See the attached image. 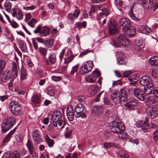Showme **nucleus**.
<instances>
[{
    "instance_id": "1",
    "label": "nucleus",
    "mask_w": 158,
    "mask_h": 158,
    "mask_svg": "<svg viewBox=\"0 0 158 158\" xmlns=\"http://www.w3.org/2000/svg\"><path fill=\"white\" fill-rule=\"evenodd\" d=\"M120 25L122 27V30L124 33L130 37H132L135 34L134 29L131 28L130 21L128 19L123 18L120 22Z\"/></svg>"
},
{
    "instance_id": "2",
    "label": "nucleus",
    "mask_w": 158,
    "mask_h": 158,
    "mask_svg": "<svg viewBox=\"0 0 158 158\" xmlns=\"http://www.w3.org/2000/svg\"><path fill=\"white\" fill-rule=\"evenodd\" d=\"M113 42L114 46L117 48L121 47V45L130 46L131 44L127 37L122 33L117 34L116 38L113 39Z\"/></svg>"
},
{
    "instance_id": "3",
    "label": "nucleus",
    "mask_w": 158,
    "mask_h": 158,
    "mask_svg": "<svg viewBox=\"0 0 158 158\" xmlns=\"http://www.w3.org/2000/svg\"><path fill=\"white\" fill-rule=\"evenodd\" d=\"M127 95L125 91L123 89H121L120 94H118L115 91L114 93L113 96L112 97V99L114 103L115 104H119L123 102L126 101L127 99Z\"/></svg>"
},
{
    "instance_id": "4",
    "label": "nucleus",
    "mask_w": 158,
    "mask_h": 158,
    "mask_svg": "<svg viewBox=\"0 0 158 158\" xmlns=\"http://www.w3.org/2000/svg\"><path fill=\"white\" fill-rule=\"evenodd\" d=\"M109 125L111 131L117 134L124 132L125 130L123 124L120 121H114L110 123Z\"/></svg>"
},
{
    "instance_id": "5",
    "label": "nucleus",
    "mask_w": 158,
    "mask_h": 158,
    "mask_svg": "<svg viewBox=\"0 0 158 158\" xmlns=\"http://www.w3.org/2000/svg\"><path fill=\"white\" fill-rule=\"evenodd\" d=\"M9 107L10 112L14 115L18 116L21 114L22 108L17 102L12 101L9 104Z\"/></svg>"
},
{
    "instance_id": "6",
    "label": "nucleus",
    "mask_w": 158,
    "mask_h": 158,
    "mask_svg": "<svg viewBox=\"0 0 158 158\" xmlns=\"http://www.w3.org/2000/svg\"><path fill=\"white\" fill-rule=\"evenodd\" d=\"M93 65V62L91 61H88L84 62L80 69V74L84 75L90 72Z\"/></svg>"
},
{
    "instance_id": "7",
    "label": "nucleus",
    "mask_w": 158,
    "mask_h": 158,
    "mask_svg": "<svg viewBox=\"0 0 158 158\" xmlns=\"http://www.w3.org/2000/svg\"><path fill=\"white\" fill-rule=\"evenodd\" d=\"M74 112L75 116L76 118H85V108L81 103L77 105L74 109Z\"/></svg>"
},
{
    "instance_id": "8",
    "label": "nucleus",
    "mask_w": 158,
    "mask_h": 158,
    "mask_svg": "<svg viewBox=\"0 0 158 158\" xmlns=\"http://www.w3.org/2000/svg\"><path fill=\"white\" fill-rule=\"evenodd\" d=\"M61 116V113L59 111L55 112L53 114L51 119L53 125L55 127H57V123L59 126L62 124L63 119Z\"/></svg>"
},
{
    "instance_id": "9",
    "label": "nucleus",
    "mask_w": 158,
    "mask_h": 158,
    "mask_svg": "<svg viewBox=\"0 0 158 158\" xmlns=\"http://www.w3.org/2000/svg\"><path fill=\"white\" fill-rule=\"evenodd\" d=\"M116 56L117 57V64L119 65H126L127 60L125 55L120 52L116 53Z\"/></svg>"
},
{
    "instance_id": "10",
    "label": "nucleus",
    "mask_w": 158,
    "mask_h": 158,
    "mask_svg": "<svg viewBox=\"0 0 158 158\" xmlns=\"http://www.w3.org/2000/svg\"><path fill=\"white\" fill-rule=\"evenodd\" d=\"M146 113L149 118H154L158 115V108L155 106H152L147 110Z\"/></svg>"
},
{
    "instance_id": "11",
    "label": "nucleus",
    "mask_w": 158,
    "mask_h": 158,
    "mask_svg": "<svg viewBox=\"0 0 158 158\" xmlns=\"http://www.w3.org/2000/svg\"><path fill=\"white\" fill-rule=\"evenodd\" d=\"M74 58V56L72 55V52L70 49H69L67 53V55H65V57L64 58V65L63 66V68H66L68 66V64L71 62Z\"/></svg>"
},
{
    "instance_id": "12",
    "label": "nucleus",
    "mask_w": 158,
    "mask_h": 158,
    "mask_svg": "<svg viewBox=\"0 0 158 158\" xmlns=\"http://www.w3.org/2000/svg\"><path fill=\"white\" fill-rule=\"evenodd\" d=\"M118 32V29L116 22L115 21L110 22L109 25V33L112 35Z\"/></svg>"
},
{
    "instance_id": "13",
    "label": "nucleus",
    "mask_w": 158,
    "mask_h": 158,
    "mask_svg": "<svg viewBox=\"0 0 158 158\" xmlns=\"http://www.w3.org/2000/svg\"><path fill=\"white\" fill-rule=\"evenodd\" d=\"M140 83L143 86H148L152 84L151 79L148 76H143L140 79Z\"/></svg>"
},
{
    "instance_id": "14",
    "label": "nucleus",
    "mask_w": 158,
    "mask_h": 158,
    "mask_svg": "<svg viewBox=\"0 0 158 158\" xmlns=\"http://www.w3.org/2000/svg\"><path fill=\"white\" fill-rule=\"evenodd\" d=\"M126 102H127V103L125 104L124 106L128 108L132 109L137 106V102L133 98H129Z\"/></svg>"
},
{
    "instance_id": "15",
    "label": "nucleus",
    "mask_w": 158,
    "mask_h": 158,
    "mask_svg": "<svg viewBox=\"0 0 158 158\" xmlns=\"http://www.w3.org/2000/svg\"><path fill=\"white\" fill-rule=\"evenodd\" d=\"M144 93L142 90L139 88L134 89V93L135 95L139 100L143 101L145 98Z\"/></svg>"
},
{
    "instance_id": "16",
    "label": "nucleus",
    "mask_w": 158,
    "mask_h": 158,
    "mask_svg": "<svg viewBox=\"0 0 158 158\" xmlns=\"http://www.w3.org/2000/svg\"><path fill=\"white\" fill-rule=\"evenodd\" d=\"M16 123V120L13 117H7L3 120L4 125H7L12 127Z\"/></svg>"
},
{
    "instance_id": "17",
    "label": "nucleus",
    "mask_w": 158,
    "mask_h": 158,
    "mask_svg": "<svg viewBox=\"0 0 158 158\" xmlns=\"http://www.w3.org/2000/svg\"><path fill=\"white\" fill-rule=\"evenodd\" d=\"M32 134L33 141L35 144H38L41 142V139L37 131H33Z\"/></svg>"
},
{
    "instance_id": "18",
    "label": "nucleus",
    "mask_w": 158,
    "mask_h": 158,
    "mask_svg": "<svg viewBox=\"0 0 158 158\" xmlns=\"http://www.w3.org/2000/svg\"><path fill=\"white\" fill-rule=\"evenodd\" d=\"M10 72L8 70H6L1 76V81L3 82H6L10 80Z\"/></svg>"
},
{
    "instance_id": "19",
    "label": "nucleus",
    "mask_w": 158,
    "mask_h": 158,
    "mask_svg": "<svg viewBox=\"0 0 158 158\" xmlns=\"http://www.w3.org/2000/svg\"><path fill=\"white\" fill-rule=\"evenodd\" d=\"M143 92L146 94H153L154 92V88L152 84L144 87Z\"/></svg>"
},
{
    "instance_id": "20",
    "label": "nucleus",
    "mask_w": 158,
    "mask_h": 158,
    "mask_svg": "<svg viewBox=\"0 0 158 158\" xmlns=\"http://www.w3.org/2000/svg\"><path fill=\"white\" fill-rule=\"evenodd\" d=\"M50 33L49 29L47 27H41L40 28V36L44 37L46 36Z\"/></svg>"
},
{
    "instance_id": "21",
    "label": "nucleus",
    "mask_w": 158,
    "mask_h": 158,
    "mask_svg": "<svg viewBox=\"0 0 158 158\" xmlns=\"http://www.w3.org/2000/svg\"><path fill=\"white\" fill-rule=\"evenodd\" d=\"M138 29L140 32L145 34H147L151 31L150 28L146 25L141 26L138 28Z\"/></svg>"
},
{
    "instance_id": "22",
    "label": "nucleus",
    "mask_w": 158,
    "mask_h": 158,
    "mask_svg": "<svg viewBox=\"0 0 158 158\" xmlns=\"http://www.w3.org/2000/svg\"><path fill=\"white\" fill-rule=\"evenodd\" d=\"M2 158H19V154L17 152H14L9 154H4Z\"/></svg>"
},
{
    "instance_id": "23",
    "label": "nucleus",
    "mask_w": 158,
    "mask_h": 158,
    "mask_svg": "<svg viewBox=\"0 0 158 158\" xmlns=\"http://www.w3.org/2000/svg\"><path fill=\"white\" fill-rule=\"evenodd\" d=\"M12 15L13 17H16L19 20L21 19L23 16V14L20 11L18 10L14 11Z\"/></svg>"
},
{
    "instance_id": "24",
    "label": "nucleus",
    "mask_w": 158,
    "mask_h": 158,
    "mask_svg": "<svg viewBox=\"0 0 158 158\" xmlns=\"http://www.w3.org/2000/svg\"><path fill=\"white\" fill-rule=\"evenodd\" d=\"M27 74L26 69L22 66L21 68L20 78L21 80H23L27 78Z\"/></svg>"
},
{
    "instance_id": "25",
    "label": "nucleus",
    "mask_w": 158,
    "mask_h": 158,
    "mask_svg": "<svg viewBox=\"0 0 158 158\" xmlns=\"http://www.w3.org/2000/svg\"><path fill=\"white\" fill-rule=\"evenodd\" d=\"M149 64L152 65L158 66V57L154 56L150 58L149 60Z\"/></svg>"
},
{
    "instance_id": "26",
    "label": "nucleus",
    "mask_w": 158,
    "mask_h": 158,
    "mask_svg": "<svg viewBox=\"0 0 158 158\" xmlns=\"http://www.w3.org/2000/svg\"><path fill=\"white\" fill-rule=\"evenodd\" d=\"M102 110L101 106H96L93 108L92 113L94 115H98L102 113Z\"/></svg>"
},
{
    "instance_id": "27",
    "label": "nucleus",
    "mask_w": 158,
    "mask_h": 158,
    "mask_svg": "<svg viewBox=\"0 0 158 158\" xmlns=\"http://www.w3.org/2000/svg\"><path fill=\"white\" fill-rule=\"evenodd\" d=\"M45 139L49 147H52L53 146L54 143V140L51 139L47 134L46 135Z\"/></svg>"
},
{
    "instance_id": "28",
    "label": "nucleus",
    "mask_w": 158,
    "mask_h": 158,
    "mask_svg": "<svg viewBox=\"0 0 158 158\" xmlns=\"http://www.w3.org/2000/svg\"><path fill=\"white\" fill-rule=\"evenodd\" d=\"M143 6L146 8H151L152 6L153 2L150 0H146L142 4Z\"/></svg>"
},
{
    "instance_id": "29",
    "label": "nucleus",
    "mask_w": 158,
    "mask_h": 158,
    "mask_svg": "<svg viewBox=\"0 0 158 158\" xmlns=\"http://www.w3.org/2000/svg\"><path fill=\"white\" fill-rule=\"evenodd\" d=\"M53 44L54 41L52 39L45 40L44 41V44L46 47L48 48H51L53 46Z\"/></svg>"
},
{
    "instance_id": "30",
    "label": "nucleus",
    "mask_w": 158,
    "mask_h": 158,
    "mask_svg": "<svg viewBox=\"0 0 158 158\" xmlns=\"http://www.w3.org/2000/svg\"><path fill=\"white\" fill-rule=\"evenodd\" d=\"M49 62L52 64H54L56 61V56L54 54H50L48 56Z\"/></svg>"
},
{
    "instance_id": "31",
    "label": "nucleus",
    "mask_w": 158,
    "mask_h": 158,
    "mask_svg": "<svg viewBox=\"0 0 158 158\" xmlns=\"http://www.w3.org/2000/svg\"><path fill=\"white\" fill-rule=\"evenodd\" d=\"M148 118L146 117L144 121H140L139 123V125L138 126L139 127H147L148 123Z\"/></svg>"
},
{
    "instance_id": "32",
    "label": "nucleus",
    "mask_w": 158,
    "mask_h": 158,
    "mask_svg": "<svg viewBox=\"0 0 158 158\" xmlns=\"http://www.w3.org/2000/svg\"><path fill=\"white\" fill-rule=\"evenodd\" d=\"M117 145L115 143H105L104 144V147L106 149L110 148L112 147H116Z\"/></svg>"
},
{
    "instance_id": "33",
    "label": "nucleus",
    "mask_w": 158,
    "mask_h": 158,
    "mask_svg": "<svg viewBox=\"0 0 158 158\" xmlns=\"http://www.w3.org/2000/svg\"><path fill=\"white\" fill-rule=\"evenodd\" d=\"M144 47L142 42H138L135 46V49L137 51H140Z\"/></svg>"
},
{
    "instance_id": "34",
    "label": "nucleus",
    "mask_w": 158,
    "mask_h": 158,
    "mask_svg": "<svg viewBox=\"0 0 158 158\" xmlns=\"http://www.w3.org/2000/svg\"><path fill=\"white\" fill-rule=\"evenodd\" d=\"M39 51L40 53L44 56H45L47 54V49L43 47H40L39 49Z\"/></svg>"
},
{
    "instance_id": "35",
    "label": "nucleus",
    "mask_w": 158,
    "mask_h": 158,
    "mask_svg": "<svg viewBox=\"0 0 158 158\" xmlns=\"http://www.w3.org/2000/svg\"><path fill=\"white\" fill-rule=\"evenodd\" d=\"M155 99L154 96L151 95L147 98L146 102L149 104H152L155 102Z\"/></svg>"
},
{
    "instance_id": "36",
    "label": "nucleus",
    "mask_w": 158,
    "mask_h": 158,
    "mask_svg": "<svg viewBox=\"0 0 158 158\" xmlns=\"http://www.w3.org/2000/svg\"><path fill=\"white\" fill-rule=\"evenodd\" d=\"M93 77H94L98 78L101 75L100 71L98 69H96L92 73Z\"/></svg>"
},
{
    "instance_id": "37",
    "label": "nucleus",
    "mask_w": 158,
    "mask_h": 158,
    "mask_svg": "<svg viewBox=\"0 0 158 158\" xmlns=\"http://www.w3.org/2000/svg\"><path fill=\"white\" fill-rule=\"evenodd\" d=\"M27 146L28 148L29 152L32 151L34 150L32 143L31 141L28 140L27 143Z\"/></svg>"
},
{
    "instance_id": "38",
    "label": "nucleus",
    "mask_w": 158,
    "mask_h": 158,
    "mask_svg": "<svg viewBox=\"0 0 158 158\" xmlns=\"http://www.w3.org/2000/svg\"><path fill=\"white\" fill-rule=\"evenodd\" d=\"M128 15L130 18L133 20H136L137 19V18L135 16L134 14L133 13V8L132 7L131 8L130 10L129 11Z\"/></svg>"
},
{
    "instance_id": "39",
    "label": "nucleus",
    "mask_w": 158,
    "mask_h": 158,
    "mask_svg": "<svg viewBox=\"0 0 158 158\" xmlns=\"http://www.w3.org/2000/svg\"><path fill=\"white\" fill-rule=\"evenodd\" d=\"M149 73L153 77L155 78L157 77V74L156 69L153 68L150 69L149 70Z\"/></svg>"
},
{
    "instance_id": "40",
    "label": "nucleus",
    "mask_w": 158,
    "mask_h": 158,
    "mask_svg": "<svg viewBox=\"0 0 158 158\" xmlns=\"http://www.w3.org/2000/svg\"><path fill=\"white\" fill-rule=\"evenodd\" d=\"M97 90L94 87H92L89 89L88 93L91 95H93L97 93Z\"/></svg>"
},
{
    "instance_id": "41",
    "label": "nucleus",
    "mask_w": 158,
    "mask_h": 158,
    "mask_svg": "<svg viewBox=\"0 0 158 158\" xmlns=\"http://www.w3.org/2000/svg\"><path fill=\"white\" fill-rule=\"evenodd\" d=\"M124 132H122L121 133L118 134L119 138L123 139H125L128 138V135L126 133H123Z\"/></svg>"
},
{
    "instance_id": "42",
    "label": "nucleus",
    "mask_w": 158,
    "mask_h": 158,
    "mask_svg": "<svg viewBox=\"0 0 158 158\" xmlns=\"http://www.w3.org/2000/svg\"><path fill=\"white\" fill-rule=\"evenodd\" d=\"M102 12L99 14V16L101 17L102 15H105L106 16L109 14L108 11L107 9L106 8H104L102 9Z\"/></svg>"
},
{
    "instance_id": "43",
    "label": "nucleus",
    "mask_w": 158,
    "mask_h": 158,
    "mask_svg": "<svg viewBox=\"0 0 158 158\" xmlns=\"http://www.w3.org/2000/svg\"><path fill=\"white\" fill-rule=\"evenodd\" d=\"M19 48L21 51L24 52H26L27 51V47L25 44H21L19 45Z\"/></svg>"
},
{
    "instance_id": "44",
    "label": "nucleus",
    "mask_w": 158,
    "mask_h": 158,
    "mask_svg": "<svg viewBox=\"0 0 158 158\" xmlns=\"http://www.w3.org/2000/svg\"><path fill=\"white\" fill-rule=\"evenodd\" d=\"M136 77L135 74H133L130 76L129 77V80L130 82V83L131 84L134 83V82L136 80Z\"/></svg>"
},
{
    "instance_id": "45",
    "label": "nucleus",
    "mask_w": 158,
    "mask_h": 158,
    "mask_svg": "<svg viewBox=\"0 0 158 158\" xmlns=\"http://www.w3.org/2000/svg\"><path fill=\"white\" fill-rule=\"evenodd\" d=\"M12 135L9 132L4 138L3 143H6L8 142L10 140Z\"/></svg>"
},
{
    "instance_id": "46",
    "label": "nucleus",
    "mask_w": 158,
    "mask_h": 158,
    "mask_svg": "<svg viewBox=\"0 0 158 158\" xmlns=\"http://www.w3.org/2000/svg\"><path fill=\"white\" fill-rule=\"evenodd\" d=\"M153 138L155 142H156L158 139V130L154 131L153 133Z\"/></svg>"
},
{
    "instance_id": "47",
    "label": "nucleus",
    "mask_w": 158,
    "mask_h": 158,
    "mask_svg": "<svg viewBox=\"0 0 158 158\" xmlns=\"http://www.w3.org/2000/svg\"><path fill=\"white\" fill-rule=\"evenodd\" d=\"M48 94L50 96H52L54 94V90L51 87L48 88Z\"/></svg>"
},
{
    "instance_id": "48",
    "label": "nucleus",
    "mask_w": 158,
    "mask_h": 158,
    "mask_svg": "<svg viewBox=\"0 0 158 158\" xmlns=\"http://www.w3.org/2000/svg\"><path fill=\"white\" fill-rule=\"evenodd\" d=\"M79 67V64H77L76 65L73 67L70 72V73L71 75L74 74L77 70Z\"/></svg>"
},
{
    "instance_id": "49",
    "label": "nucleus",
    "mask_w": 158,
    "mask_h": 158,
    "mask_svg": "<svg viewBox=\"0 0 158 158\" xmlns=\"http://www.w3.org/2000/svg\"><path fill=\"white\" fill-rule=\"evenodd\" d=\"M31 100L32 101L35 103H38L39 101V98L36 95H34L31 98Z\"/></svg>"
},
{
    "instance_id": "50",
    "label": "nucleus",
    "mask_w": 158,
    "mask_h": 158,
    "mask_svg": "<svg viewBox=\"0 0 158 158\" xmlns=\"http://www.w3.org/2000/svg\"><path fill=\"white\" fill-rule=\"evenodd\" d=\"M11 128L10 127L8 126L4 125V123L2 124V129L3 132H6Z\"/></svg>"
},
{
    "instance_id": "51",
    "label": "nucleus",
    "mask_w": 158,
    "mask_h": 158,
    "mask_svg": "<svg viewBox=\"0 0 158 158\" xmlns=\"http://www.w3.org/2000/svg\"><path fill=\"white\" fill-rule=\"evenodd\" d=\"M119 154L120 156L122 157L126 158L129 157V155L126 153L123 150H121L119 151Z\"/></svg>"
},
{
    "instance_id": "52",
    "label": "nucleus",
    "mask_w": 158,
    "mask_h": 158,
    "mask_svg": "<svg viewBox=\"0 0 158 158\" xmlns=\"http://www.w3.org/2000/svg\"><path fill=\"white\" fill-rule=\"evenodd\" d=\"M5 65V61L3 60H0V74L2 72Z\"/></svg>"
},
{
    "instance_id": "53",
    "label": "nucleus",
    "mask_w": 158,
    "mask_h": 158,
    "mask_svg": "<svg viewBox=\"0 0 158 158\" xmlns=\"http://www.w3.org/2000/svg\"><path fill=\"white\" fill-rule=\"evenodd\" d=\"M5 7L6 11H9L11 9V3L9 2H6L5 4Z\"/></svg>"
},
{
    "instance_id": "54",
    "label": "nucleus",
    "mask_w": 158,
    "mask_h": 158,
    "mask_svg": "<svg viewBox=\"0 0 158 158\" xmlns=\"http://www.w3.org/2000/svg\"><path fill=\"white\" fill-rule=\"evenodd\" d=\"M72 133L71 130L69 128H67L65 132V136L66 138L69 137Z\"/></svg>"
},
{
    "instance_id": "55",
    "label": "nucleus",
    "mask_w": 158,
    "mask_h": 158,
    "mask_svg": "<svg viewBox=\"0 0 158 158\" xmlns=\"http://www.w3.org/2000/svg\"><path fill=\"white\" fill-rule=\"evenodd\" d=\"M85 80L87 82L90 83L94 82L95 81V80L94 79L91 77L89 76H85Z\"/></svg>"
},
{
    "instance_id": "56",
    "label": "nucleus",
    "mask_w": 158,
    "mask_h": 158,
    "mask_svg": "<svg viewBox=\"0 0 158 158\" xmlns=\"http://www.w3.org/2000/svg\"><path fill=\"white\" fill-rule=\"evenodd\" d=\"M36 23V21L34 19H32L28 23V24L31 27H34Z\"/></svg>"
},
{
    "instance_id": "57",
    "label": "nucleus",
    "mask_w": 158,
    "mask_h": 158,
    "mask_svg": "<svg viewBox=\"0 0 158 158\" xmlns=\"http://www.w3.org/2000/svg\"><path fill=\"white\" fill-rule=\"evenodd\" d=\"M18 75V71L17 70L12 69L11 76L13 78H15L17 77Z\"/></svg>"
},
{
    "instance_id": "58",
    "label": "nucleus",
    "mask_w": 158,
    "mask_h": 158,
    "mask_svg": "<svg viewBox=\"0 0 158 158\" xmlns=\"http://www.w3.org/2000/svg\"><path fill=\"white\" fill-rule=\"evenodd\" d=\"M29 153L31 155L32 157L33 158H37L38 156V154L34 151V150L31 151V152H29Z\"/></svg>"
},
{
    "instance_id": "59",
    "label": "nucleus",
    "mask_w": 158,
    "mask_h": 158,
    "mask_svg": "<svg viewBox=\"0 0 158 158\" xmlns=\"http://www.w3.org/2000/svg\"><path fill=\"white\" fill-rule=\"evenodd\" d=\"M68 119L70 121H72L74 118L73 113L66 114Z\"/></svg>"
},
{
    "instance_id": "60",
    "label": "nucleus",
    "mask_w": 158,
    "mask_h": 158,
    "mask_svg": "<svg viewBox=\"0 0 158 158\" xmlns=\"http://www.w3.org/2000/svg\"><path fill=\"white\" fill-rule=\"evenodd\" d=\"M132 73L131 70L125 71L123 72V76L125 77H128Z\"/></svg>"
},
{
    "instance_id": "61",
    "label": "nucleus",
    "mask_w": 158,
    "mask_h": 158,
    "mask_svg": "<svg viewBox=\"0 0 158 158\" xmlns=\"http://www.w3.org/2000/svg\"><path fill=\"white\" fill-rule=\"evenodd\" d=\"M72 113H73V108L71 106H69L68 107L66 110V114Z\"/></svg>"
},
{
    "instance_id": "62",
    "label": "nucleus",
    "mask_w": 158,
    "mask_h": 158,
    "mask_svg": "<svg viewBox=\"0 0 158 158\" xmlns=\"http://www.w3.org/2000/svg\"><path fill=\"white\" fill-rule=\"evenodd\" d=\"M103 93V91L101 92L96 96V99L95 100V102H98L100 101V98L101 95Z\"/></svg>"
},
{
    "instance_id": "63",
    "label": "nucleus",
    "mask_w": 158,
    "mask_h": 158,
    "mask_svg": "<svg viewBox=\"0 0 158 158\" xmlns=\"http://www.w3.org/2000/svg\"><path fill=\"white\" fill-rule=\"evenodd\" d=\"M80 13V11L78 10H75L72 15L74 16L75 18H77L79 16Z\"/></svg>"
},
{
    "instance_id": "64",
    "label": "nucleus",
    "mask_w": 158,
    "mask_h": 158,
    "mask_svg": "<svg viewBox=\"0 0 158 158\" xmlns=\"http://www.w3.org/2000/svg\"><path fill=\"white\" fill-rule=\"evenodd\" d=\"M11 26L14 28H16L18 27V24L17 23L14 21H11L10 23Z\"/></svg>"
}]
</instances>
